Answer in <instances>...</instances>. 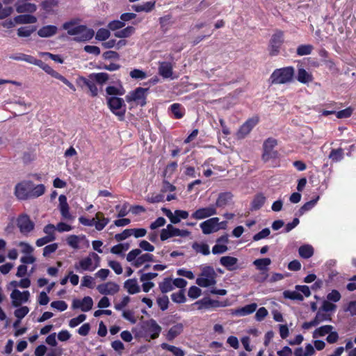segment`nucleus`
<instances>
[{
  "mask_svg": "<svg viewBox=\"0 0 356 356\" xmlns=\"http://www.w3.org/2000/svg\"><path fill=\"white\" fill-rule=\"evenodd\" d=\"M294 73L295 70L292 66L276 69L270 76V83L273 85L290 83L293 79Z\"/></svg>",
  "mask_w": 356,
  "mask_h": 356,
  "instance_id": "2",
  "label": "nucleus"
},
{
  "mask_svg": "<svg viewBox=\"0 0 356 356\" xmlns=\"http://www.w3.org/2000/svg\"><path fill=\"white\" fill-rule=\"evenodd\" d=\"M266 197L263 194L257 195L252 203H251V209L252 210H258L265 203Z\"/></svg>",
  "mask_w": 356,
  "mask_h": 356,
  "instance_id": "37",
  "label": "nucleus"
},
{
  "mask_svg": "<svg viewBox=\"0 0 356 356\" xmlns=\"http://www.w3.org/2000/svg\"><path fill=\"white\" fill-rule=\"evenodd\" d=\"M170 109L176 119L182 118L185 114V108L178 103L172 104L170 106Z\"/></svg>",
  "mask_w": 356,
  "mask_h": 356,
  "instance_id": "32",
  "label": "nucleus"
},
{
  "mask_svg": "<svg viewBox=\"0 0 356 356\" xmlns=\"http://www.w3.org/2000/svg\"><path fill=\"white\" fill-rule=\"evenodd\" d=\"M284 41V32L280 30H276L269 42L268 50L270 56H275L279 54Z\"/></svg>",
  "mask_w": 356,
  "mask_h": 356,
  "instance_id": "8",
  "label": "nucleus"
},
{
  "mask_svg": "<svg viewBox=\"0 0 356 356\" xmlns=\"http://www.w3.org/2000/svg\"><path fill=\"white\" fill-rule=\"evenodd\" d=\"M67 243L74 249L79 248V238L76 235H70L67 238Z\"/></svg>",
  "mask_w": 356,
  "mask_h": 356,
  "instance_id": "57",
  "label": "nucleus"
},
{
  "mask_svg": "<svg viewBox=\"0 0 356 356\" xmlns=\"http://www.w3.org/2000/svg\"><path fill=\"white\" fill-rule=\"evenodd\" d=\"M58 31V28L54 25H47L42 27L38 31V34L41 38H49L54 35Z\"/></svg>",
  "mask_w": 356,
  "mask_h": 356,
  "instance_id": "26",
  "label": "nucleus"
},
{
  "mask_svg": "<svg viewBox=\"0 0 356 356\" xmlns=\"http://www.w3.org/2000/svg\"><path fill=\"white\" fill-rule=\"evenodd\" d=\"M166 220L163 217H159L150 224L149 228L152 230H155L161 227L164 226Z\"/></svg>",
  "mask_w": 356,
  "mask_h": 356,
  "instance_id": "59",
  "label": "nucleus"
},
{
  "mask_svg": "<svg viewBox=\"0 0 356 356\" xmlns=\"http://www.w3.org/2000/svg\"><path fill=\"white\" fill-rule=\"evenodd\" d=\"M93 306V300L90 296H85L82 299H74L72 303L73 309H79L83 312H89Z\"/></svg>",
  "mask_w": 356,
  "mask_h": 356,
  "instance_id": "13",
  "label": "nucleus"
},
{
  "mask_svg": "<svg viewBox=\"0 0 356 356\" xmlns=\"http://www.w3.org/2000/svg\"><path fill=\"white\" fill-rule=\"evenodd\" d=\"M74 267V269L79 273L83 271H93L95 270V267L93 266V262L90 255L81 259L79 262L75 263Z\"/></svg>",
  "mask_w": 356,
  "mask_h": 356,
  "instance_id": "17",
  "label": "nucleus"
},
{
  "mask_svg": "<svg viewBox=\"0 0 356 356\" xmlns=\"http://www.w3.org/2000/svg\"><path fill=\"white\" fill-rule=\"evenodd\" d=\"M184 331V325L181 323H177L172 326L165 334V339L168 341H172L175 338L179 336Z\"/></svg>",
  "mask_w": 356,
  "mask_h": 356,
  "instance_id": "19",
  "label": "nucleus"
},
{
  "mask_svg": "<svg viewBox=\"0 0 356 356\" xmlns=\"http://www.w3.org/2000/svg\"><path fill=\"white\" fill-rule=\"evenodd\" d=\"M124 287L129 294H136L140 291L136 279H129L124 283Z\"/></svg>",
  "mask_w": 356,
  "mask_h": 356,
  "instance_id": "27",
  "label": "nucleus"
},
{
  "mask_svg": "<svg viewBox=\"0 0 356 356\" xmlns=\"http://www.w3.org/2000/svg\"><path fill=\"white\" fill-rule=\"evenodd\" d=\"M343 152L341 148L333 149L330 153L329 158L334 162H338L343 159Z\"/></svg>",
  "mask_w": 356,
  "mask_h": 356,
  "instance_id": "45",
  "label": "nucleus"
},
{
  "mask_svg": "<svg viewBox=\"0 0 356 356\" xmlns=\"http://www.w3.org/2000/svg\"><path fill=\"white\" fill-rule=\"evenodd\" d=\"M86 319V314H79L78 316L72 318L69 321V326L72 328L78 326L79 324L83 323Z\"/></svg>",
  "mask_w": 356,
  "mask_h": 356,
  "instance_id": "50",
  "label": "nucleus"
},
{
  "mask_svg": "<svg viewBox=\"0 0 356 356\" xmlns=\"http://www.w3.org/2000/svg\"><path fill=\"white\" fill-rule=\"evenodd\" d=\"M75 21H70L63 24V29L67 31V34L75 36L74 40L76 42H86L91 40L95 31L85 25H76Z\"/></svg>",
  "mask_w": 356,
  "mask_h": 356,
  "instance_id": "1",
  "label": "nucleus"
},
{
  "mask_svg": "<svg viewBox=\"0 0 356 356\" xmlns=\"http://www.w3.org/2000/svg\"><path fill=\"white\" fill-rule=\"evenodd\" d=\"M238 262V259L231 256H224L220 259V264L225 267L228 270H233L235 269V266Z\"/></svg>",
  "mask_w": 356,
  "mask_h": 356,
  "instance_id": "24",
  "label": "nucleus"
},
{
  "mask_svg": "<svg viewBox=\"0 0 356 356\" xmlns=\"http://www.w3.org/2000/svg\"><path fill=\"white\" fill-rule=\"evenodd\" d=\"M34 227V222L30 220L29 216L24 214V232H30Z\"/></svg>",
  "mask_w": 356,
  "mask_h": 356,
  "instance_id": "51",
  "label": "nucleus"
},
{
  "mask_svg": "<svg viewBox=\"0 0 356 356\" xmlns=\"http://www.w3.org/2000/svg\"><path fill=\"white\" fill-rule=\"evenodd\" d=\"M202 305V307L209 309L210 307H225L227 304L224 302H220L218 300H214L211 299L208 300H202L200 301Z\"/></svg>",
  "mask_w": 356,
  "mask_h": 356,
  "instance_id": "39",
  "label": "nucleus"
},
{
  "mask_svg": "<svg viewBox=\"0 0 356 356\" xmlns=\"http://www.w3.org/2000/svg\"><path fill=\"white\" fill-rule=\"evenodd\" d=\"M59 209L62 217L65 219H71L72 215L70 213V207L67 202V197L64 195H60L58 197Z\"/></svg>",
  "mask_w": 356,
  "mask_h": 356,
  "instance_id": "22",
  "label": "nucleus"
},
{
  "mask_svg": "<svg viewBox=\"0 0 356 356\" xmlns=\"http://www.w3.org/2000/svg\"><path fill=\"white\" fill-rule=\"evenodd\" d=\"M159 74L165 78H170L172 75V66L170 63L162 62L159 65Z\"/></svg>",
  "mask_w": 356,
  "mask_h": 356,
  "instance_id": "25",
  "label": "nucleus"
},
{
  "mask_svg": "<svg viewBox=\"0 0 356 356\" xmlns=\"http://www.w3.org/2000/svg\"><path fill=\"white\" fill-rule=\"evenodd\" d=\"M334 327L330 325H325L321 326L318 328H316L312 334V337L314 339H316L318 337H324L326 334H328L330 332H331L332 330H333Z\"/></svg>",
  "mask_w": 356,
  "mask_h": 356,
  "instance_id": "28",
  "label": "nucleus"
},
{
  "mask_svg": "<svg viewBox=\"0 0 356 356\" xmlns=\"http://www.w3.org/2000/svg\"><path fill=\"white\" fill-rule=\"evenodd\" d=\"M257 305L256 303H251L244 307L237 309H232L231 314L236 316H245L252 314L256 311Z\"/></svg>",
  "mask_w": 356,
  "mask_h": 356,
  "instance_id": "18",
  "label": "nucleus"
},
{
  "mask_svg": "<svg viewBox=\"0 0 356 356\" xmlns=\"http://www.w3.org/2000/svg\"><path fill=\"white\" fill-rule=\"evenodd\" d=\"M174 236H177V228L171 224H168L166 228H163L161 231L160 238L162 241Z\"/></svg>",
  "mask_w": 356,
  "mask_h": 356,
  "instance_id": "23",
  "label": "nucleus"
},
{
  "mask_svg": "<svg viewBox=\"0 0 356 356\" xmlns=\"http://www.w3.org/2000/svg\"><path fill=\"white\" fill-rule=\"evenodd\" d=\"M161 330V327L154 319L152 318L143 321L141 325L142 337L147 341H150L152 339H156L159 337Z\"/></svg>",
  "mask_w": 356,
  "mask_h": 356,
  "instance_id": "3",
  "label": "nucleus"
},
{
  "mask_svg": "<svg viewBox=\"0 0 356 356\" xmlns=\"http://www.w3.org/2000/svg\"><path fill=\"white\" fill-rule=\"evenodd\" d=\"M298 253L300 257L309 259L314 254V248L311 245H303L299 248Z\"/></svg>",
  "mask_w": 356,
  "mask_h": 356,
  "instance_id": "33",
  "label": "nucleus"
},
{
  "mask_svg": "<svg viewBox=\"0 0 356 356\" xmlns=\"http://www.w3.org/2000/svg\"><path fill=\"white\" fill-rule=\"evenodd\" d=\"M51 307L59 312H63L67 309V304L63 300L53 301Z\"/></svg>",
  "mask_w": 356,
  "mask_h": 356,
  "instance_id": "53",
  "label": "nucleus"
},
{
  "mask_svg": "<svg viewBox=\"0 0 356 356\" xmlns=\"http://www.w3.org/2000/svg\"><path fill=\"white\" fill-rule=\"evenodd\" d=\"M216 274L211 266L204 267L199 277L196 279V284L201 287H208L216 283Z\"/></svg>",
  "mask_w": 356,
  "mask_h": 356,
  "instance_id": "7",
  "label": "nucleus"
},
{
  "mask_svg": "<svg viewBox=\"0 0 356 356\" xmlns=\"http://www.w3.org/2000/svg\"><path fill=\"white\" fill-rule=\"evenodd\" d=\"M277 145V140L273 138H268L264 142L262 159L265 162L277 156V152L274 150Z\"/></svg>",
  "mask_w": 356,
  "mask_h": 356,
  "instance_id": "10",
  "label": "nucleus"
},
{
  "mask_svg": "<svg viewBox=\"0 0 356 356\" xmlns=\"http://www.w3.org/2000/svg\"><path fill=\"white\" fill-rule=\"evenodd\" d=\"M217 214V209L214 204L207 207L197 209L191 214V218L195 220H202Z\"/></svg>",
  "mask_w": 356,
  "mask_h": 356,
  "instance_id": "11",
  "label": "nucleus"
},
{
  "mask_svg": "<svg viewBox=\"0 0 356 356\" xmlns=\"http://www.w3.org/2000/svg\"><path fill=\"white\" fill-rule=\"evenodd\" d=\"M140 249H134L131 250L127 255V260L131 262L132 265L138 268L146 262L154 261V255L149 253L141 254Z\"/></svg>",
  "mask_w": 356,
  "mask_h": 356,
  "instance_id": "5",
  "label": "nucleus"
},
{
  "mask_svg": "<svg viewBox=\"0 0 356 356\" xmlns=\"http://www.w3.org/2000/svg\"><path fill=\"white\" fill-rule=\"evenodd\" d=\"M125 24L120 20H113L108 23V27L110 30L116 31L124 26Z\"/></svg>",
  "mask_w": 356,
  "mask_h": 356,
  "instance_id": "63",
  "label": "nucleus"
},
{
  "mask_svg": "<svg viewBox=\"0 0 356 356\" xmlns=\"http://www.w3.org/2000/svg\"><path fill=\"white\" fill-rule=\"evenodd\" d=\"M95 81L88 79L83 76H80L77 79V83L81 87L86 86L88 88L90 95L92 97H96L98 95V89L96 84L94 83Z\"/></svg>",
  "mask_w": 356,
  "mask_h": 356,
  "instance_id": "21",
  "label": "nucleus"
},
{
  "mask_svg": "<svg viewBox=\"0 0 356 356\" xmlns=\"http://www.w3.org/2000/svg\"><path fill=\"white\" fill-rule=\"evenodd\" d=\"M233 199V195L230 192H223L220 193L218 195V197L216 200V204H214L216 206V209L217 207L220 208H224L226 206L229 205L232 202Z\"/></svg>",
  "mask_w": 356,
  "mask_h": 356,
  "instance_id": "20",
  "label": "nucleus"
},
{
  "mask_svg": "<svg viewBox=\"0 0 356 356\" xmlns=\"http://www.w3.org/2000/svg\"><path fill=\"white\" fill-rule=\"evenodd\" d=\"M10 298L13 307H20L22 304V292L17 289H14L10 294Z\"/></svg>",
  "mask_w": 356,
  "mask_h": 356,
  "instance_id": "30",
  "label": "nucleus"
},
{
  "mask_svg": "<svg viewBox=\"0 0 356 356\" xmlns=\"http://www.w3.org/2000/svg\"><path fill=\"white\" fill-rule=\"evenodd\" d=\"M259 122V118L255 116L247 120L239 128L236 136L238 138H244Z\"/></svg>",
  "mask_w": 356,
  "mask_h": 356,
  "instance_id": "12",
  "label": "nucleus"
},
{
  "mask_svg": "<svg viewBox=\"0 0 356 356\" xmlns=\"http://www.w3.org/2000/svg\"><path fill=\"white\" fill-rule=\"evenodd\" d=\"M228 250L227 245L217 243L212 248L213 254H223Z\"/></svg>",
  "mask_w": 356,
  "mask_h": 356,
  "instance_id": "61",
  "label": "nucleus"
},
{
  "mask_svg": "<svg viewBox=\"0 0 356 356\" xmlns=\"http://www.w3.org/2000/svg\"><path fill=\"white\" fill-rule=\"evenodd\" d=\"M283 296L285 298H288L293 300H303V296L299 293V291H284L283 293Z\"/></svg>",
  "mask_w": 356,
  "mask_h": 356,
  "instance_id": "42",
  "label": "nucleus"
},
{
  "mask_svg": "<svg viewBox=\"0 0 356 356\" xmlns=\"http://www.w3.org/2000/svg\"><path fill=\"white\" fill-rule=\"evenodd\" d=\"M159 289L163 293H168L173 290V282L170 278H165L163 282L159 283Z\"/></svg>",
  "mask_w": 356,
  "mask_h": 356,
  "instance_id": "41",
  "label": "nucleus"
},
{
  "mask_svg": "<svg viewBox=\"0 0 356 356\" xmlns=\"http://www.w3.org/2000/svg\"><path fill=\"white\" fill-rule=\"evenodd\" d=\"M130 76L136 80H143L147 76V73L142 70L134 69L129 73Z\"/></svg>",
  "mask_w": 356,
  "mask_h": 356,
  "instance_id": "46",
  "label": "nucleus"
},
{
  "mask_svg": "<svg viewBox=\"0 0 356 356\" xmlns=\"http://www.w3.org/2000/svg\"><path fill=\"white\" fill-rule=\"evenodd\" d=\"M97 289L99 293L102 295H115L120 291V286L113 282H108L104 284H99L97 286Z\"/></svg>",
  "mask_w": 356,
  "mask_h": 356,
  "instance_id": "15",
  "label": "nucleus"
},
{
  "mask_svg": "<svg viewBox=\"0 0 356 356\" xmlns=\"http://www.w3.org/2000/svg\"><path fill=\"white\" fill-rule=\"evenodd\" d=\"M157 304L159 308L162 311H165L168 307L169 300L167 296H163L162 297H159L156 300Z\"/></svg>",
  "mask_w": 356,
  "mask_h": 356,
  "instance_id": "58",
  "label": "nucleus"
},
{
  "mask_svg": "<svg viewBox=\"0 0 356 356\" xmlns=\"http://www.w3.org/2000/svg\"><path fill=\"white\" fill-rule=\"evenodd\" d=\"M81 286L92 289L94 287V278L90 275H85L82 277Z\"/></svg>",
  "mask_w": 356,
  "mask_h": 356,
  "instance_id": "55",
  "label": "nucleus"
},
{
  "mask_svg": "<svg viewBox=\"0 0 356 356\" xmlns=\"http://www.w3.org/2000/svg\"><path fill=\"white\" fill-rule=\"evenodd\" d=\"M90 79L96 81L100 85L105 83L109 79V75L105 72L92 73L89 76Z\"/></svg>",
  "mask_w": 356,
  "mask_h": 356,
  "instance_id": "34",
  "label": "nucleus"
},
{
  "mask_svg": "<svg viewBox=\"0 0 356 356\" xmlns=\"http://www.w3.org/2000/svg\"><path fill=\"white\" fill-rule=\"evenodd\" d=\"M297 79L302 83H308L312 82L313 76L311 74L307 72L305 69L300 68L298 71Z\"/></svg>",
  "mask_w": 356,
  "mask_h": 356,
  "instance_id": "29",
  "label": "nucleus"
},
{
  "mask_svg": "<svg viewBox=\"0 0 356 356\" xmlns=\"http://www.w3.org/2000/svg\"><path fill=\"white\" fill-rule=\"evenodd\" d=\"M270 264L271 259L270 258L257 259L253 261V264L256 266L257 270L264 271L261 273L262 277L259 280V282H264L268 279V275L266 271L268 270V266Z\"/></svg>",
  "mask_w": 356,
  "mask_h": 356,
  "instance_id": "16",
  "label": "nucleus"
},
{
  "mask_svg": "<svg viewBox=\"0 0 356 356\" xmlns=\"http://www.w3.org/2000/svg\"><path fill=\"white\" fill-rule=\"evenodd\" d=\"M318 200L319 196H317L315 199L305 203L299 210L300 213L303 214L305 212L311 210L316 205Z\"/></svg>",
  "mask_w": 356,
  "mask_h": 356,
  "instance_id": "47",
  "label": "nucleus"
},
{
  "mask_svg": "<svg viewBox=\"0 0 356 356\" xmlns=\"http://www.w3.org/2000/svg\"><path fill=\"white\" fill-rule=\"evenodd\" d=\"M110 35L111 33L109 30L102 28L97 31L95 38L99 41H104L109 38Z\"/></svg>",
  "mask_w": 356,
  "mask_h": 356,
  "instance_id": "49",
  "label": "nucleus"
},
{
  "mask_svg": "<svg viewBox=\"0 0 356 356\" xmlns=\"http://www.w3.org/2000/svg\"><path fill=\"white\" fill-rule=\"evenodd\" d=\"M13 12L12 6H5L3 8L2 3L0 2V19H4L10 16Z\"/></svg>",
  "mask_w": 356,
  "mask_h": 356,
  "instance_id": "54",
  "label": "nucleus"
},
{
  "mask_svg": "<svg viewBox=\"0 0 356 356\" xmlns=\"http://www.w3.org/2000/svg\"><path fill=\"white\" fill-rule=\"evenodd\" d=\"M313 46L311 44H301L298 47L296 53L298 56H306L312 53Z\"/></svg>",
  "mask_w": 356,
  "mask_h": 356,
  "instance_id": "44",
  "label": "nucleus"
},
{
  "mask_svg": "<svg viewBox=\"0 0 356 356\" xmlns=\"http://www.w3.org/2000/svg\"><path fill=\"white\" fill-rule=\"evenodd\" d=\"M161 348L163 350H166L171 352L175 356H184L185 352L180 348L170 345L167 343H162Z\"/></svg>",
  "mask_w": 356,
  "mask_h": 356,
  "instance_id": "31",
  "label": "nucleus"
},
{
  "mask_svg": "<svg viewBox=\"0 0 356 356\" xmlns=\"http://www.w3.org/2000/svg\"><path fill=\"white\" fill-rule=\"evenodd\" d=\"M177 168V163L175 161L171 162L166 166L163 172V176L170 177L174 173V172L176 170Z\"/></svg>",
  "mask_w": 356,
  "mask_h": 356,
  "instance_id": "52",
  "label": "nucleus"
},
{
  "mask_svg": "<svg viewBox=\"0 0 356 356\" xmlns=\"http://www.w3.org/2000/svg\"><path fill=\"white\" fill-rule=\"evenodd\" d=\"M192 248L196 252L201 253L203 255H208L210 254L209 246L207 243H194Z\"/></svg>",
  "mask_w": 356,
  "mask_h": 356,
  "instance_id": "40",
  "label": "nucleus"
},
{
  "mask_svg": "<svg viewBox=\"0 0 356 356\" xmlns=\"http://www.w3.org/2000/svg\"><path fill=\"white\" fill-rule=\"evenodd\" d=\"M171 299L173 302L177 303H183L186 302V297L184 291H182L177 293H173L171 295Z\"/></svg>",
  "mask_w": 356,
  "mask_h": 356,
  "instance_id": "56",
  "label": "nucleus"
},
{
  "mask_svg": "<svg viewBox=\"0 0 356 356\" xmlns=\"http://www.w3.org/2000/svg\"><path fill=\"white\" fill-rule=\"evenodd\" d=\"M3 3L6 6H11L15 5L16 10L18 13H22V1L20 0H3Z\"/></svg>",
  "mask_w": 356,
  "mask_h": 356,
  "instance_id": "48",
  "label": "nucleus"
},
{
  "mask_svg": "<svg viewBox=\"0 0 356 356\" xmlns=\"http://www.w3.org/2000/svg\"><path fill=\"white\" fill-rule=\"evenodd\" d=\"M270 234L269 228H264L257 234L253 236V241H258L261 239L268 237Z\"/></svg>",
  "mask_w": 356,
  "mask_h": 356,
  "instance_id": "60",
  "label": "nucleus"
},
{
  "mask_svg": "<svg viewBox=\"0 0 356 356\" xmlns=\"http://www.w3.org/2000/svg\"><path fill=\"white\" fill-rule=\"evenodd\" d=\"M201 295V289L195 286H192L189 288L188 296L192 299H196Z\"/></svg>",
  "mask_w": 356,
  "mask_h": 356,
  "instance_id": "64",
  "label": "nucleus"
},
{
  "mask_svg": "<svg viewBox=\"0 0 356 356\" xmlns=\"http://www.w3.org/2000/svg\"><path fill=\"white\" fill-rule=\"evenodd\" d=\"M57 5V0H46L44 1L42 3L43 10H45L47 13L54 12V8L56 7Z\"/></svg>",
  "mask_w": 356,
  "mask_h": 356,
  "instance_id": "43",
  "label": "nucleus"
},
{
  "mask_svg": "<svg viewBox=\"0 0 356 356\" xmlns=\"http://www.w3.org/2000/svg\"><path fill=\"white\" fill-rule=\"evenodd\" d=\"M44 184H35L31 181H24V200L35 199L45 192Z\"/></svg>",
  "mask_w": 356,
  "mask_h": 356,
  "instance_id": "6",
  "label": "nucleus"
},
{
  "mask_svg": "<svg viewBox=\"0 0 356 356\" xmlns=\"http://www.w3.org/2000/svg\"><path fill=\"white\" fill-rule=\"evenodd\" d=\"M135 28L131 26H128L126 28L116 31L114 35L118 38H129L135 33Z\"/></svg>",
  "mask_w": 356,
  "mask_h": 356,
  "instance_id": "35",
  "label": "nucleus"
},
{
  "mask_svg": "<svg viewBox=\"0 0 356 356\" xmlns=\"http://www.w3.org/2000/svg\"><path fill=\"white\" fill-rule=\"evenodd\" d=\"M147 91L148 88L138 87L128 93L125 97L126 101L128 103L134 102L140 106H144L146 104V93Z\"/></svg>",
  "mask_w": 356,
  "mask_h": 356,
  "instance_id": "9",
  "label": "nucleus"
},
{
  "mask_svg": "<svg viewBox=\"0 0 356 356\" xmlns=\"http://www.w3.org/2000/svg\"><path fill=\"white\" fill-rule=\"evenodd\" d=\"M314 320L318 325L322 322L331 321V314L318 309Z\"/></svg>",
  "mask_w": 356,
  "mask_h": 356,
  "instance_id": "38",
  "label": "nucleus"
},
{
  "mask_svg": "<svg viewBox=\"0 0 356 356\" xmlns=\"http://www.w3.org/2000/svg\"><path fill=\"white\" fill-rule=\"evenodd\" d=\"M106 92L107 95L111 97H117L118 95L121 96L124 95L125 90L122 85H119L118 87L110 86L106 88Z\"/></svg>",
  "mask_w": 356,
  "mask_h": 356,
  "instance_id": "36",
  "label": "nucleus"
},
{
  "mask_svg": "<svg viewBox=\"0 0 356 356\" xmlns=\"http://www.w3.org/2000/svg\"><path fill=\"white\" fill-rule=\"evenodd\" d=\"M336 308L337 306L334 304L330 302L329 300H324L322 303L321 307L319 309L328 313L334 312L336 309Z\"/></svg>",
  "mask_w": 356,
  "mask_h": 356,
  "instance_id": "62",
  "label": "nucleus"
},
{
  "mask_svg": "<svg viewBox=\"0 0 356 356\" xmlns=\"http://www.w3.org/2000/svg\"><path fill=\"white\" fill-rule=\"evenodd\" d=\"M204 234H210L217 232L220 229L219 227V218L218 217L211 218L200 225Z\"/></svg>",
  "mask_w": 356,
  "mask_h": 356,
  "instance_id": "14",
  "label": "nucleus"
},
{
  "mask_svg": "<svg viewBox=\"0 0 356 356\" xmlns=\"http://www.w3.org/2000/svg\"><path fill=\"white\" fill-rule=\"evenodd\" d=\"M107 105L111 111L116 115L119 120H124L127 106L122 98L118 97H108L106 98Z\"/></svg>",
  "mask_w": 356,
  "mask_h": 356,
  "instance_id": "4",
  "label": "nucleus"
}]
</instances>
